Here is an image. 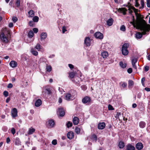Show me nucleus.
I'll return each instance as SVG.
<instances>
[{
    "instance_id": "nucleus-1",
    "label": "nucleus",
    "mask_w": 150,
    "mask_h": 150,
    "mask_svg": "<svg viewBox=\"0 0 150 150\" xmlns=\"http://www.w3.org/2000/svg\"><path fill=\"white\" fill-rule=\"evenodd\" d=\"M137 21L135 22L134 19L132 22L131 23L134 27H136L137 28L139 29L142 31V33L138 32L136 33L135 37L137 39H140L142 37L143 35L147 34V32L149 31L150 30V27L149 25L147 24L145 21L142 18L141 15L138 14L137 15Z\"/></svg>"
},
{
    "instance_id": "nucleus-2",
    "label": "nucleus",
    "mask_w": 150,
    "mask_h": 150,
    "mask_svg": "<svg viewBox=\"0 0 150 150\" xmlns=\"http://www.w3.org/2000/svg\"><path fill=\"white\" fill-rule=\"evenodd\" d=\"M10 30L7 28H3L0 35V38L1 41L4 43H8L10 40Z\"/></svg>"
},
{
    "instance_id": "nucleus-3",
    "label": "nucleus",
    "mask_w": 150,
    "mask_h": 150,
    "mask_svg": "<svg viewBox=\"0 0 150 150\" xmlns=\"http://www.w3.org/2000/svg\"><path fill=\"white\" fill-rule=\"evenodd\" d=\"M129 47V44L127 43H125L122 45V52L124 55H127L128 53L127 48Z\"/></svg>"
},
{
    "instance_id": "nucleus-4",
    "label": "nucleus",
    "mask_w": 150,
    "mask_h": 150,
    "mask_svg": "<svg viewBox=\"0 0 150 150\" xmlns=\"http://www.w3.org/2000/svg\"><path fill=\"white\" fill-rule=\"evenodd\" d=\"M82 103L84 104L89 105L91 104V99L88 96H86L83 98L82 99Z\"/></svg>"
},
{
    "instance_id": "nucleus-5",
    "label": "nucleus",
    "mask_w": 150,
    "mask_h": 150,
    "mask_svg": "<svg viewBox=\"0 0 150 150\" xmlns=\"http://www.w3.org/2000/svg\"><path fill=\"white\" fill-rule=\"evenodd\" d=\"M55 123L53 120H50L47 122V126L48 128H52L54 127Z\"/></svg>"
},
{
    "instance_id": "nucleus-6",
    "label": "nucleus",
    "mask_w": 150,
    "mask_h": 150,
    "mask_svg": "<svg viewBox=\"0 0 150 150\" xmlns=\"http://www.w3.org/2000/svg\"><path fill=\"white\" fill-rule=\"evenodd\" d=\"M57 114L59 115V117L64 116L65 114L64 110L62 108H59L57 111Z\"/></svg>"
},
{
    "instance_id": "nucleus-7",
    "label": "nucleus",
    "mask_w": 150,
    "mask_h": 150,
    "mask_svg": "<svg viewBox=\"0 0 150 150\" xmlns=\"http://www.w3.org/2000/svg\"><path fill=\"white\" fill-rule=\"evenodd\" d=\"M74 96L70 93H67L66 94L65 96V99L69 101L73 99Z\"/></svg>"
},
{
    "instance_id": "nucleus-8",
    "label": "nucleus",
    "mask_w": 150,
    "mask_h": 150,
    "mask_svg": "<svg viewBox=\"0 0 150 150\" xmlns=\"http://www.w3.org/2000/svg\"><path fill=\"white\" fill-rule=\"evenodd\" d=\"M94 36L97 38L102 39L103 38V35L100 32H97L94 35Z\"/></svg>"
},
{
    "instance_id": "nucleus-9",
    "label": "nucleus",
    "mask_w": 150,
    "mask_h": 150,
    "mask_svg": "<svg viewBox=\"0 0 150 150\" xmlns=\"http://www.w3.org/2000/svg\"><path fill=\"white\" fill-rule=\"evenodd\" d=\"M11 114L13 117H15L17 116V110L16 108H14L12 110Z\"/></svg>"
},
{
    "instance_id": "nucleus-10",
    "label": "nucleus",
    "mask_w": 150,
    "mask_h": 150,
    "mask_svg": "<svg viewBox=\"0 0 150 150\" xmlns=\"http://www.w3.org/2000/svg\"><path fill=\"white\" fill-rule=\"evenodd\" d=\"M136 148L138 150H141L143 147V145L142 143L138 142L136 144Z\"/></svg>"
},
{
    "instance_id": "nucleus-11",
    "label": "nucleus",
    "mask_w": 150,
    "mask_h": 150,
    "mask_svg": "<svg viewBox=\"0 0 150 150\" xmlns=\"http://www.w3.org/2000/svg\"><path fill=\"white\" fill-rule=\"evenodd\" d=\"M105 122H100L98 124V128L99 129H102L105 128Z\"/></svg>"
},
{
    "instance_id": "nucleus-12",
    "label": "nucleus",
    "mask_w": 150,
    "mask_h": 150,
    "mask_svg": "<svg viewBox=\"0 0 150 150\" xmlns=\"http://www.w3.org/2000/svg\"><path fill=\"white\" fill-rule=\"evenodd\" d=\"M90 39L89 37H86L84 40V44L87 46H90Z\"/></svg>"
},
{
    "instance_id": "nucleus-13",
    "label": "nucleus",
    "mask_w": 150,
    "mask_h": 150,
    "mask_svg": "<svg viewBox=\"0 0 150 150\" xmlns=\"http://www.w3.org/2000/svg\"><path fill=\"white\" fill-rule=\"evenodd\" d=\"M134 146L130 144H128L126 146V150H135Z\"/></svg>"
},
{
    "instance_id": "nucleus-14",
    "label": "nucleus",
    "mask_w": 150,
    "mask_h": 150,
    "mask_svg": "<svg viewBox=\"0 0 150 150\" xmlns=\"http://www.w3.org/2000/svg\"><path fill=\"white\" fill-rule=\"evenodd\" d=\"M67 138L69 139H71L74 137V133L71 131L68 132L67 134Z\"/></svg>"
},
{
    "instance_id": "nucleus-15",
    "label": "nucleus",
    "mask_w": 150,
    "mask_h": 150,
    "mask_svg": "<svg viewBox=\"0 0 150 150\" xmlns=\"http://www.w3.org/2000/svg\"><path fill=\"white\" fill-rule=\"evenodd\" d=\"M127 10L125 8H122L117 9V11L119 12L122 13L124 15L126 14V11Z\"/></svg>"
},
{
    "instance_id": "nucleus-16",
    "label": "nucleus",
    "mask_w": 150,
    "mask_h": 150,
    "mask_svg": "<svg viewBox=\"0 0 150 150\" xmlns=\"http://www.w3.org/2000/svg\"><path fill=\"white\" fill-rule=\"evenodd\" d=\"M73 122L74 125H77L79 123V118L76 117H74L73 119Z\"/></svg>"
},
{
    "instance_id": "nucleus-17",
    "label": "nucleus",
    "mask_w": 150,
    "mask_h": 150,
    "mask_svg": "<svg viewBox=\"0 0 150 150\" xmlns=\"http://www.w3.org/2000/svg\"><path fill=\"white\" fill-rule=\"evenodd\" d=\"M9 65L12 67L15 68L17 66V64L16 62L12 61L10 62L9 63Z\"/></svg>"
},
{
    "instance_id": "nucleus-18",
    "label": "nucleus",
    "mask_w": 150,
    "mask_h": 150,
    "mask_svg": "<svg viewBox=\"0 0 150 150\" xmlns=\"http://www.w3.org/2000/svg\"><path fill=\"white\" fill-rule=\"evenodd\" d=\"M113 22V20L112 18L109 19L107 21V23L108 25L110 26L112 25Z\"/></svg>"
},
{
    "instance_id": "nucleus-19",
    "label": "nucleus",
    "mask_w": 150,
    "mask_h": 150,
    "mask_svg": "<svg viewBox=\"0 0 150 150\" xmlns=\"http://www.w3.org/2000/svg\"><path fill=\"white\" fill-rule=\"evenodd\" d=\"M15 144L17 146H19L21 145V142L20 141L19 139L17 137L16 138L15 140Z\"/></svg>"
},
{
    "instance_id": "nucleus-20",
    "label": "nucleus",
    "mask_w": 150,
    "mask_h": 150,
    "mask_svg": "<svg viewBox=\"0 0 150 150\" xmlns=\"http://www.w3.org/2000/svg\"><path fill=\"white\" fill-rule=\"evenodd\" d=\"M42 104V101L40 99H38L35 103V105L36 107L40 106Z\"/></svg>"
},
{
    "instance_id": "nucleus-21",
    "label": "nucleus",
    "mask_w": 150,
    "mask_h": 150,
    "mask_svg": "<svg viewBox=\"0 0 150 150\" xmlns=\"http://www.w3.org/2000/svg\"><path fill=\"white\" fill-rule=\"evenodd\" d=\"M40 37L41 40H44L47 38V33L45 32L42 33L41 34Z\"/></svg>"
},
{
    "instance_id": "nucleus-22",
    "label": "nucleus",
    "mask_w": 150,
    "mask_h": 150,
    "mask_svg": "<svg viewBox=\"0 0 150 150\" xmlns=\"http://www.w3.org/2000/svg\"><path fill=\"white\" fill-rule=\"evenodd\" d=\"M136 10H137L134 7H131L130 8H129V13L132 14L133 12V11H134L135 12H136Z\"/></svg>"
},
{
    "instance_id": "nucleus-23",
    "label": "nucleus",
    "mask_w": 150,
    "mask_h": 150,
    "mask_svg": "<svg viewBox=\"0 0 150 150\" xmlns=\"http://www.w3.org/2000/svg\"><path fill=\"white\" fill-rule=\"evenodd\" d=\"M119 65L120 67L122 68H125L127 66V64L125 63H123L122 61L120 62L119 63Z\"/></svg>"
},
{
    "instance_id": "nucleus-24",
    "label": "nucleus",
    "mask_w": 150,
    "mask_h": 150,
    "mask_svg": "<svg viewBox=\"0 0 150 150\" xmlns=\"http://www.w3.org/2000/svg\"><path fill=\"white\" fill-rule=\"evenodd\" d=\"M31 52L35 56H37L38 54V52L33 48L31 49Z\"/></svg>"
},
{
    "instance_id": "nucleus-25",
    "label": "nucleus",
    "mask_w": 150,
    "mask_h": 150,
    "mask_svg": "<svg viewBox=\"0 0 150 150\" xmlns=\"http://www.w3.org/2000/svg\"><path fill=\"white\" fill-rule=\"evenodd\" d=\"M146 123L143 121H141L139 123V126L141 128L144 127L146 125Z\"/></svg>"
},
{
    "instance_id": "nucleus-26",
    "label": "nucleus",
    "mask_w": 150,
    "mask_h": 150,
    "mask_svg": "<svg viewBox=\"0 0 150 150\" xmlns=\"http://www.w3.org/2000/svg\"><path fill=\"white\" fill-rule=\"evenodd\" d=\"M101 56L103 58H105L107 57L108 55V53L107 52H103L101 53Z\"/></svg>"
},
{
    "instance_id": "nucleus-27",
    "label": "nucleus",
    "mask_w": 150,
    "mask_h": 150,
    "mask_svg": "<svg viewBox=\"0 0 150 150\" xmlns=\"http://www.w3.org/2000/svg\"><path fill=\"white\" fill-rule=\"evenodd\" d=\"M28 13L29 15V17H34V11L32 10H30L28 12Z\"/></svg>"
},
{
    "instance_id": "nucleus-28",
    "label": "nucleus",
    "mask_w": 150,
    "mask_h": 150,
    "mask_svg": "<svg viewBox=\"0 0 150 150\" xmlns=\"http://www.w3.org/2000/svg\"><path fill=\"white\" fill-rule=\"evenodd\" d=\"M118 146L119 147L120 149L123 148L125 146V144L124 143L120 141L119 142Z\"/></svg>"
},
{
    "instance_id": "nucleus-29",
    "label": "nucleus",
    "mask_w": 150,
    "mask_h": 150,
    "mask_svg": "<svg viewBox=\"0 0 150 150\" xmlns=\"http://www.w3.org/2000/svg\"><path fill=\"white\" fill-rule=\"evenodd\" d=\"M120 85L123 88H126L127 85V83L121 82L120 83Z\"/></svg>"
},
{
    "instance_id": "nucleus-30",
    "label": "nucleus",
    "mask_w": 150,
    "mask_h": 150,
    "mask_svg": "<svg viewBox=\"0 0 150 150\" xmlns=\"http://www.w3.org/2000/svg\"><path fill=\"white\" fill-rule=\"evenodd\" d=\"M75 132L76 134H79L80 133L81 129L80 128L78 127H76L75 129Z\"/></svg>"
},
{
    "instance_id": "nucleus-31",
    "label": "nucleus",
    "mask_w": 150,
    "mask_h": 150,
    "mask_svg": "<svg viewBox=\"0 0 150 150\" xmlns=\"http://www.w3.org/2000/svg\"><path fill=\"white\" fill-rule=\"evenodd\" d=\"M75 76V73L74 72H71L69 73V76L71 79L73 78Z\"/></svg>"
},
{
    "instance_id": "nucleus-32",
    "label": "nucleus",
    "mask_w": 150,
    "mask_h": 150,
    "mask_svg": "<svg viewBox=\"0 0 150 150\" xmlns=\"http://www.w3.org/2000/svg\"><path fill=\"white\" fill-rule=\"evenodd\" d=\"M35 131V129L34 128L30 129L28 133L29 134H32Z\"/></svg>"
},
{
    "instance_id": "nucleus-33",
    "label": "nucleus",
    "mask_w": 150,
    "mask_h": 150,
    "mask_svg": "<svg viewBox=\"0 0 150 150\" xmlns=\"http://www.w3.org/2000/svg\"><path fill=\"white\" fill-rule=\"evenodd\" d=\"M41 47L40 45L39 44H37L35 46V48L38 51H40L41 49Z\"/></svg>"
},
{
    "instance_id": "nucleus-34",
    "label": "nucleus",
    "mask_w": 150,
    "mask_h": 150,
    "mask_svg": "<svg viewBox=\"0 0 150 150\" xmlns=\"http://www.w3.org/2000/svg\"><path fill=\"white\" fill-rule=\"evenodd\" d=\"M39 17L37 16H34L33 19V22H37L39 20Z\"/></svg>"
},
{
    "instance_id": "nucleus-35",
    "label": "nucleus",
    "mask_w": 150,
    "mask_h": 150,
    "mask_svg": "<svg viewBox=\"0 0 150 150\" xmlns=\"http://www.w3.org/2000/svg\"><path fill=\"white\" fill-rule=\"evenodd\" d=\"M45 91L47 92V93L48 94H51L52 93L51 89L49 88H45Z\"/></svg>"
},
{
    "instance_id": "nucleus-36",
    "label": "nucleus",
    "mask_w": 150,
    "mask_h": 150,
    "mask_svg": "<svg viewBox=\"0 0 150 150\" xmlns=\"http://www.w3.org/2000/svg\"><path fill=\"white\" fill-rule=\"evenodd\" d=\"M28 35L30 38H32L33 37L34 35L33 32L32 30L30 31L28 33Z\"/></svg>"
},
{
    "instance_id": "nucleus-37",
    "label": "nucleus",
    "mask_w": 150,
    "mask_h": 150,
    "mask_svg": "<svg viewBox=\"0 0 150 150\" xmlns=\"http://www.w3.org/2000/svg\"><path fill=\"white\" fill-rule=\"evenodd\" d=\"M46 69L47 71L50 72L52 70V67L50 66H48L47 65Z\"/></svg>"
},
{
    "instance_id": "nucleus-38",
    "label": "nucleus",
    "mask_w": 150,
    "mask_h": 150,
    "mask_svg": "<svg viewBox=\"0 0 150 150\" xmlns=\"http://www.w3.org/2000/svg\"><path fill=\"white\" fill-rule=\"evenodd\" d=\"M97 138L96 135L95 134H93L91 136V138L92 139L95 140L96 141H97Z\"/></svg>"
},
{
    "instance_id": "nucleus-39",
    "label": "nucleus",
    "mask_w": 150,
    "mask_h": 150,
    "mask_svg": "<svg viewBox=\"0 0 150 150\" xmlns=\"http://www.w3.org/2000/svg\"><path fill=\"white\" fill-rule=\"evenodd\" d=\"M134 85L133 81L131 80H129L128 81V87H129Z\"/></svg>"
},
{
    "instance_id": "nucleus-40",
    "label": "nucleus",
    "mask_w": 150,
    "mask_h": 150,
    "mask_svg": "<svg viewBox=\"0 0 150 150\" xmlns=\"http://www.w3.org/2000/svg\"><path fill=\"white\" fill-rule=\"evenodd\" d=\"M66 125L68 128H69L70 127H71L72 126V124L71 122L70 121H68L66 124Z\"/></svg>"
},
{
    "instance_id": "nucleus-41",
    "label": "nucleus",
    "mask_w": 150,
    "mask_h": 150,
    "mask_svg": "<svg viewBox=\"0 0 150 150\" xmlns=\"http://www.w3.org/2000/svg\"><path fill=\"white\" fill-rule=\"evenodd\" d=\"M137 59L136 58H134L132 60V64H135V63L137 62Z\"/></svg>"
},
{
    "instance_id": "nucleus-42",
    "label": "nucleus",
    "mask_w": 150,
    "mask_h": 150,
    "mask_svg": "<svg viewBox=\"0 0 150 150\" xmlns=\"http://www.w3.org/2000/svg\"><path fill=\"white\" fill-rule=\"evenodd\" d=\"M141 7H139V8H144V1L143 0H141Z\"/></svg>"
},
{
    "instance_id": "nucleus-43",
    "label": "nucleus",
    "mask_w": 150,
    "mask_h": 150,
    "mask_svg": "<svg viewBox=\"0 0 150 150\" xmlns=\"http://www.w3.org/2000/svg\"><path fill=\"white\" fill-rule=\"evenodd\" d=\"M15 5L17 7H19L20 5V0H17L15 3Z\"/></svg>"
},
{
    "instance_id": "nucleus-44",
    "label": "nucleus",
    "mask_w": 150,
    "mask_h": 150,
    "mask_svg": "<svg viewBox=\"0 0 150 150\" xmlns=\"http://www.w3.org/2000/svg\"><path fill=\"white\" fill-rule=\"evenodd\" d=\"M120 30L123 31H125L126 30L125 27L124 25H122L120 28Z\"/></svg>"
},
{
    "instance_id": "nucleus-45",
    "label": "nucleus",
    "mask_w": 150,
    "mask_h": 150,
    "mask_svg": "<svg viewBox=\"0 0 150 150\" xmlns=\"http://www.w3.org/2000/svg\"><path fill=\"white\" fill-rule=\"evenodd\" d=\"M108 108L109 110H114V108L110 104L108 105Z\"/></svg>"
},
{
    "instance_id": "nucleus-46",
    "label": "nucleus",
    "mask_w": 150,
    "mask_h": 150,
    "mask_svg": "<svg viewBox=\"0 0 150 150\" xmlns=\"http://www.w3.org/2000/svg\"><path fill=\"white\" fill-rule=\"evenodd\" d=\"M52 144L54 145H56L57 144V140L56 139L53 140L52 142Z\"/></svg>"
},
{
    "instance_id": "nucleus-47",
    "label": "nucleus",
    "mask_w": 150,
    "mask_h": 150,
    "mask_svg": "<svg viewBox=\"0 0 150 150\" xmlns=\"http://www.w3.org/2000/svg\"><path fill=\"white\" fill-rule=\"evenodd\" d=\"M139 0H135V6L136 7H138L139 6V4L138 2V1Z\"/></svg>"
},
{
    "instance_id": "nucleus-48",
    "label": "nucleus",
    "mask_w": 150,
    "mask_h": 150,
    "mask_svg": "<svg viewBox=\"0 0 150 150\" xmlns=\"http://www.w3.org/2000/svg\"><path fill=\"white\" fill-rule=\"evenodd\" d=\"M3 94L6 97L8 95V93L6 91H5L3 93Z\"/></svg>"
},
{
    "instance_id": "nucleus-49",
    "label": "nucleus",
    "mask_w": 150,
    "mask_h": 150,
    "mask_svg": "<svg viewBox=\"0 0 150 150\" xmlns=\"http://www.w3.org/2000/svg\"><path fill=\"white\" fill-rule=\"evenodd\" d=\"M12 20L14 23H16L17 21L18 18L16 17H13L12 18Z\"/></svg>"
},
{
    "instance_id": "nucleus-50",
    "label": "nucleus",
    "mask_w": 150,
    "mask_h": 150,
    "mask_svg": "<svg viewBox=\"0 0 150 150\" xmlns=\"http://www.w3.org/2000/svg\"><path fill=\"white\" fill-rule=\"evenodd\" d=\"M127 72L129 73V74H131L132 73V68H129L128 69H127Z\"/></svg>"
},
{
    "instance_id": "nucleus-51",
    "label": "nucleus",
    "mask_w": 150,
    "mask_h": 150,
    "mask_svg": "<svg viewBox=\"0 0 150 150\" xmlns=\"http://www.w3.org/2000/svg\"><path fill=\"white\" fill-rule=\"evenodd\" d=\"M11 132L13 134H14L16 133V130L14 128H12L11 129Z\"/></svg>"
},
{
    "instance_id": "nucleus-52",
    "label": "nucleus",
    "mask_w": 150,
    "mask_h": 150,
    "mask_svg": "<svg viewBox=\"0 0 150 150\" xmlns=\"http://www.w3.org/2000/svg\"><path fill=\"white\" fill-rule=\"evenodd\" d=\"M33 21H30L29 23V25L31 26H33L34 25Z\"/></svg>"
},
{
    "instance_id": "nucleus-53",
    "label": "nucleus",
    "mask_w": 150,
    "mask_h": 150,
    "mask_svg": "<svg viewBox=\"0 0 150 150\" xmlns=\"http://www.w3.org/2000/svg\"><path fill=\"white\" fill-rule=\"evenodd\" d=\"M33 30L34 33H38V30L37 28H33Z\"/></svg>"
},
{
    "instance_id": "nucleus-54",
    "label": "nucleus",
    "mask_w": 150,
    "mask_h": 150,
    "mask_svg": "<svg viewBox=\"0 0 150 150\" xmlns=\"http://www.w3.org/2000/svg\"><path fill=\"white\" fill-rule=\"evenodd\" d=\"M66 28L65 26H63L62 27V31L63 33H64L66 31Z\"/></svg>"
},
{
    "instance_id": "nucleus-55",
    "label": "nucleus",
    "mask_w": 150,
    "mask_h": 150,
    "mask_svg": "<svg viewBox=\"0 0 150 150\" xmlns=\"http://www.w3.org/2000/svg\"><path fill=\"white\" fill-rule=\"evenodd\" d=\"M146 5L148 7H150V0L147 1Z\"/></svg>"
},
{
    "instance_id": "nucleus-56",
    "label": "nucleus",
    "mask_w": 150,
    "mask_h": 150,
    "mask_svg": "<svg viewBox=\"0 0 150 150\" xmlns=\"http://www.w3.org/2000/svg\"><path fill=\"white\" fill-rule=\"evenodd\" d=\"M149 69V67L148 66H146L144 67V70L146 71H148Z\"/></svg>"
},
{
    "instance_id": "nucleus-57",
    "label": "nucleus",
    "mask_w": 150,
    "mask_h": 150,
    "mask_svg": "<svg viewBox=\"0 0 150 150\" xmlns=\"http://www.w3.org/2000/svg\"><path fill=\"white\" fill-rule=\"evenodd\" d=\"M13 85L11 83H10L8 84V86H7V87L8 88H12L13 87Z\"/></svg>"
},
{
    "instance_id": "nucleus-58",
    "label": "nucleus",
    "mask_w": 150,
    "mask_h": 150,
    "mask_svg": "<svg viewBox=\"0 0 150 150\" xmlns=\"http://www.w3.org/2000/svg\"><path fill=\"white\" fill-rule=\"evenodd\" d=\"M8 26L10 28L12 27L13 26V24L12 23H10L8 25Z\"/></svg>"
},
{
    "instance_id": "nucleus-59",
    "label": "nucleus",
    "mask_w": 150,
    "mask_h": 150,
    "mask_svg": "<svg viewBox=\"0 0 150 150\" xmlns=\"http://www.w3.org/2000/svg\"><path fill=\"white\" fill-rule=\"evenodd\" d=\"M69 67L71 69L74 68V66L71 64H68Z\"/></svg>"
},
{
    "instance_id": "nucleus-60",
    "label": "nucleus",
    "mask_w": 150,
    "mask_h": 150,
    "mask_svg": "<svg viewBox=\"0 0 150 150\" xmlns=\"http://www.w3.org/2000/svg\"><path fill=\"white\" fill-rule=\"evenodd\" d=\"M6 141L7 143H9L10 142V139L9 137L7 138L6 139Z\"/></svg>"
},
{
    "instance_id": "nucleus-61",
    "label": "nucleus",
    "mask_w": 150,
    "mask_h": 150,
    "mask_svg": "<svg viewBox=\"0 0 150 150\" xmlns=\"http://www.w3.org/2000/svg\"><path fill=\"white\" fill-rule=\"evenodd\" d=\"M137 106V105L136 103H134L132 105V107L133 108H135Z\"/></svg>"
},
{
    "instance_id": "nucleus-62",
    "label": "nucleus",
    "mask_w": 150,
    "mask_h": 150,
    "mask_svg": "<svg viewBox=\"0 0 150 150\" xmlns=\"http://www.w3.org/2000/svg\"><path fill=\"white\" fill-rule=\"evenodd\" d=\"M141 96V93H139L137 94V97L139 98H140Z\"/></svg>"
},
{
    "instance_id": "nucleus-63",
    "label": "nucleus",
    "mask_w": 150,
    "mask_h": 150,
    "mask_svg": "<svg viewBox=\"0 0 150 150\" xmlns=\"http://www.w3.org/2000/svg\"><path fill=\"white\" fill-rule=\"evenodd\" d=\"M145 90L147 91H150V88H145Z\"/></svg>"
},
{
    "instance_id": "nucleus-64",
    "label": "nucleus",
    "mask_w": 150,
    "mask_h": 150,
    "mask_svg": "<svg viewBox=\"0 0 150 150\" xmlns=\"http://www.w3.org/2000/svg\"><path fill=\"white\" fill-rule=\"evenodd\" d=\"M144 80H145V79H144V78H142V80H141V82H142V84H143Z\"/></svg>"
}]
</instances>
